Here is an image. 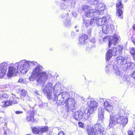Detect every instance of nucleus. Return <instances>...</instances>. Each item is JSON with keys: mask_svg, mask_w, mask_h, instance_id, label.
I'll return each instance as SVG.
<instances>
[{"mask_svg": "<svg viewBox=\"0 0 135 135\" xmlns=\"http://www.w3.org/2000/svg\"><path fill=\"white\" fill-rule=\"evenodd\" d=\"M119 67L117 66V65L114 63L113 66V69L114 70L115 73L117 76H119V77L121 76L122 74V72L119 70Z\"/></svg>", "mask_w": 135, "mask_h": 135, "instance_id": "obj_23", "label": "nucleus"}, {"mask_svg": "<svg viewBox=\"0 0 135 135\" xmlns=\"http://www.w3.org/2000/svg\"><path fill=\"white\" fill-rule=\"evenodd\" d=\"M110 118L109 126L110 127H112V124H115L117 123H119L124 126L128 122V118L123 116H111L110 115Z\"/></svg>", "mask_w": 135, "mask_h": 135, "instance_id": "obj_6", "label": "nucleus"}, {"mask_svg": "<svg viewBox=\"0 0 135 135\" xmlns=\"http://www.w3.org/2000/svg\"><path fill=\"white\" fill-rule=\"evenodd\" d=\"M103 105L104 108L107 111L109 112H112L113 109V107L112 105L109 104V102L105 100L104 102Z\"/></svg>", "mask_w": 135, "mask_h": 135, "instance_id": "obj_21", "label": "nucleus"}, {"mask_svg": "<svg viewBox=\"0 0 135 135\" xmlns=\"http://www.w3.org/2000/svg\"><path fill=\"white\" fill-rule=\"evenodd\" d=\"M133 55V59L134 60H135V55Z\"/></svg>", "mask_w": 135, "mask_h": 135, "instance_id": "obj_53", "label": "nucleus"}, {"mask_svg": "<svg viewBox=\"0 0 135 135\" xmlns=\"http://www.w3.org/2000/svg\"><path fill=\"white\" fill-rule=\"evenodd\" d=\"M134 64V63L133 62H127L123 68V70L124 71H126L127 69L132 68H133L132 65Z\"/></svg>", "mask_w": 135, "mask_h": 135, "instance_id": "obj_25", "label": "nucleus"}, {"mask_svg": "<svg viewBox=\"0 0 135 135\" xmlns=\"http://www.w3.org/2000/svg\"><path fill=\"white\" fill-rule=\"evenodd\" d=\"M74 3L72 2L71 3V5H68V4L63 3L62 4L60 7L61 8L62 10H66V11H70V9L74 7Z\"/></svg>", "mask_w": 135, "mask_h": 135, "instance_id": "obj_19", "label": "nucleus"}, {"mask_svg": "<svg viewBox=\"0 0 135 135\" xmlns=\"http://www.w3.org/2000/svg\"><path fill=\"white\" fill-rule=\"evenodd\" d=\"M104 110L102 108H99L98 109V120L102 121L104 118Z\"/></svg>", "mask_w": 135, "mask_h": 135, "instance_id": "obj_24", "label": "nucleus"}, {"mask_svg": "<svg viewBox=\"0 0 135 135\" xmlns=\"http://www.w3.org/2000/svg\"><path fill=\"white\" fill-rule=\"evenodd\" d=\"M130 80L129 76L127 75H124L123 77V80L126 82Z\"/></svg>", "mask_w": 135, "mask_h": 135, "instance_id": "obj_39", "label": "nucleus"}, {"mask_svg": "<svg viewBox=\"0 0 135 135\" xmlns=\"http://www.w3.org/2000/svg\"><path fill=\"white\" fill-rule=\"evenodd\" d=\"M4 124H5V126H6L7 125V124L6 123H5Z\"/></svg>", "mask_w": 135, "mask_h": 135, "instance_id": "obj_61", "label": "nucleus"}, {"mask_svg": "<svg viewBox=\"0 0 135 135\" xmlns=\"http://www.w3.org/2000/svg\"><path fill=\"white\" fill-rule=\"evenodd\" d=\"M73 106H74V105H73ZM75 108L74 107V106H73V109L72 110V111L73 112H74V109Z\"/></svg>", "mask_w": 135, "mask_h": 135, "instance_id": "obj_54", "label": "nucleus"}, {"mask_svg": "<svg viewBox=\"0 0 135 135\" xmlns=\"http://www.w3.org/2000/svg\"><path fill=\"white\" fill-rule=\"evenodd\" d=\"M7 64L5 62H3L2 63L1 65L0 68H2V69H5V70L6 71L7 69Z\"/></svg>", "mask_w": 135, "mask_h": 135, "instance_id": "obj_33", "label": "nucleus"}, {"mask_svg": "<svg viewBox=\"0 0 135 135\" xmlns=\"http://www.w3.org/2000/svg\"><path fill=\"white\" fill-rule=\"evenodd\" d=\"M34 116V113L32 110L28 111L27 113L26 120L28 122H30L32 121Z\"/></svg>", "mask_w": 135, "mask_h": 135, "instance_id": "obj_20", "label": "nucleus"}, {"mask_svg": "<svg viewBox=\"0 0 135 135\" xmlns=\"http://www.w3.org/2000/svg\"><path fill=\"white\" fill-rule=\"evenodd\" d=\"M1 98H2L1 94H0V99H1Z\"/></svg>", "mask_w": 135, "mask_h": 135, "instance_id": "obj_56", "label": "nucleus"}, {"mask_svg": "<svg viewBox=\"0 0 135 135\" xmlns=\"http://www.w3.org/2000/svg\"><path fill=\"white\" fill-rule=\"evenodd\" d=\"M88 104L90 108L89 109L93 111L97 108L98 105V103L96 101L93 100H91L88 102Z\"/></svg>", "mask_w": 135, "mask_h": 135, "instance_id": "obj_15", "label": "nucleus"}, {"mask_svg": "<svg viewBox=\"0 0 135 135\" xmlns=\"http://www.w3.org/2000/svg\"><path fill=\"white\" fill-rule=\"evenodd\" d=\"M133 29L135 30V24L133 25Z\"/></svg>", "mask_w": 135, "mask_h": 135, "instance_id": "obj_55", "label": "nucleus"}, {"mask_svg": "<svg viewBox=\"0 0 135 135\" xmlns=\"http://www.w3.org/2000/svg\"><path fill=\"white\" fill-rule=\"evenodd\" d=\"M10 100L12 104H15L17 103V98H13L12 97L10 98Z\"/></svg>", "mask_w": 135, "mask_h": 135, "instance_id": "obj_37", "label": "nucleus"}, {"mask_svg": "<svg viewBox=\"0 0 135 135\" xmlns=\"http://www.w3.org/2000/svg\"><path fill=\"white\" fill-rule=\"evenodd\" d=\"M123 47L120 46H117L116 48H112L109 49L106 54V58L107 60L108 61L112 56H116L120 54L122 52Z\"/></svg>", "mask_w": 135, "mask_h": 135, "instance_id": "obj_7", "label": "nucleus"}, {"mask_svg": "<svg viewBox=\"0 0 135 135\" xmlns=\"http://www.w3.org/2000/svg\"><path fill=\"white\" fill-rule=\"evenodd\" d=\"M106 8L105 5L103 3H99L97 9H92L90 7L86 5H83L82 7V10L85 12V15L88 17H91L98 15H102Z\"/></svg>", "mask_w": 135, "mask_h": 135, "instance_id": "obj_1", "label": "nucleus"}, {"mask_svg": "<svg viewBox=\"0 0 135 135\" xmlns=\"http://www.w3.org/2000/svg\"><path fill=\"white\" fill-rule=\"evenodd\" d=\"M18 82L21 83H26V79L25 78H21L19 79Z\"/></svg>", "mask_w": 135, "mask_h": 135, "instance_id": "obj_38", "label": "nucleus"}, {"mask_svg": "<svg viewBox=\"0 0 135 135\" xmlns=\"http://www.w3.org/2000/svg\"><path fill=\"white\" fill-rule=\"evenodd\" d=\"M36 79V76L32 72L31 75L29 77V80L30 81H33L35 80V78Z\"/></svg>", "mask_w": 135, "mask_h": 135, "instance_id": "obj_32", "label": "nucleus"}, {"mask_svg": "<svg viewBox=\"0 0 135 135\" xmlns=\"http://www.w3.org/2000/svg\"><path fill=\"white\" fill-rule=\"evenodd\" d=\"M23 112L22 111H16L15 112V113L16 114H20L22 113Z\"/></svg>", "mask_w": 135, "mask_h": 135, "instance_id": "obj_45", "label": "nucleus"}, {"mask_svg": "<svg viewBox=\"0 0 135 135\" xmlns=\"http://www.w3.org/2000/svg\"><path fill=\"white\" fill-rule=\"evenodd\" d=\"M77 27V26H75V28H76Z\"/></svg>", "mask_w": 135, "mask_h": 135, "instance_id": "obj_58", "label": "nucleus"}, {"mask_svg": "<svg viewBox=\"0 0 135 135\" xmlns=\"http://www.w3.org/2000/svg\"><path fill=\"white\" fill-rule=\"evenodd\" d=\"M52 83H47L46 85L42 86V91L44 94L47 96V98L50 99H52V90L54 92V95L56 94L59 92L60 89V84L59 83H56L54 87H52Z\"/></svg>", "mask_w": 135, "mask_h": 135, "instance_id": "obj_2", "label": "nucleus"}, {"mask_svg": "<svg viewBox=\"0 0 135 135\" xmlns=\"http://www.w3.org/2000/svg\"><path fill=\"white\" fill-rule=\"evenodd\" d=\"M130 53L132 55H135V49L134 48H131Z\"/></svg>", "mask_w": 135, "mask_h": 135, "instance_id": "obj_41", "label": "nucleus"}, {"mask_svg": "<svg viewBox=\"0 0 135 135\" xmlns=\"http://www.w3.org/2000/svg\"><path fill=\"white\" fill-rule=\"evenodd\" d=\"M58 135H65L64 134V133L62 131H60L59 132Z\"/></svg>", "mask_w": 135, "mask_h": 135, "instance_id": "obj_50", "label": "nucleus"}, {"mask_svg": "<svg viewBox=\"0 0 135 135\" xmlns=\"http://www.w3.org/2000/svg\"><path fill=\"white\" fill-rule=\"evenodd\" d=\"M17 69H19L20 72L23 74H26L30 69L32 65H37V63L34 61H29L25 60H21L15 63Z\"/></svg>", "mask_w": 135, "mask_h": 135, "instance_id": "obj_3", "label": "nucleus"}, {"mask_svg": "<svg viewBox=\"0 0 135 135\" xmlns=\"http://www.w3.org/2000/svg\"><path fill=\"white\" fill-rule=\"evenodd\" d=\"M6 72V71L5 70V69H2V68H0V78L3 77Z\"/></svg>", "mask_w": 135, "mask_h": 135, "instance_id": "obj_30", "label": "nucleus"}, {"mask_svg": "<svg viewBox=\"0 0 135 135\" xmlns=\"http://www.w3.org/2000/svg\"><path fill=\"white\" fill-rule=\"evenodd\" d=\"M88 2L91 4H97L98 2V0H88Z\"/></svg>", "mask_w": 135, "mask_h": 135, "instance_id": "obj_36", "label": "nucleus"}, {"mask_svg": "<svg viewBox=\"0 0 135 135\" xmlns=\"http://www.w3.org/2000/svg\"><path fill=\"white\" fill-rule=\"evenodd\" d=\"M43 67L40 65L37 66L33 70L32 72L36 76V81L38 84L45 83L47 79L46 73L43 71Z\"/></svg>", "mask_w": 135, "mask_h": 135, "instance_id": "obj_4", "label": "nucleus"}, {"mask_svg": "<svg viewBox=\"0 0 135 135\" xmlns=\"http://www.w3.org/2000/svg\"><path fill=\"white\" fill-rule=\"evenodd\" d=\"M96 24L97 26H102L105 24L107 21L106 17H104L102 18H99L97 17V15H96Z\"/></svg>", "mask_w": 135, "mask_h": 135, "instance_id": "obj_16", "label": "nucleus"}, {"mask_svg": "<svg viewBox=\"0 0 135 135\" xmlns=\"http://www.w3.org/2000/svg\"><path fill=\"white\" fill-rule=\"evenodd\" d=\"M96 15H94V16L92 17H93V18L91 19L90 21V25L93 26L95 25V22H96Z\"/></svg>", "mask_w": 135, "mask_h": 135, "instance_id": "obj_29", "label": "nucleus"}, {"mask_svg": "<svg viewBox=\"0 0 135 135\" xmlns=\"http://www.w3.org/2000/svg\"><path fill=\"white\" fill-rule=\"evenodd\" d=\"M133 44L134 45H135V42L133 41Z\"/></svg>", "mask_w": 135, "mask_h": 135, "instance_id": "obj_57", "label": "nucleus"}, {"mask_svg": "<svg viewBox=\"0 0 135 135\" xmlns=\"http://www.w3.org/2000/svg\"><path fill=\"white\" fill-rule=\"evenodd\" d=\"M21 94L22 96L25 97L27 93L26 90H22L21 91Z\"/></svg>", "mask_w": 135, "mask_h": 135, "instance_id": "obj_40", "label": "nucleus"}, {"mask_svg": "<svg viewBox=\"0 0 135 135\" xmlns=\"http://www.w3.org/2000/svg\"><path fill=\"white\" fill-rule=\"evenodd\" d=\"M26 135H31V134H27Z\"/></svg>", "mask_w": 135, "mask_h": 135, "instance_id": "obj_62", "label": "nucleus"}, {"mask_svg": "<svg viewBox=\"0 0 135 135\" xmlns=\"http://www.w3.org/2000/svg\"><path fill=\"white\" fill-rule=\"evenodd\" d=\"M31 121H32L33 123H37L38 122V120L37 119H34V118L33 119H32V120Z\"/></svg>", "mask_w": 135, "mask_h": 135, "instance_id": "obj_48", "label": "nucleus"}, {"mask_svg": "<svg viewBox=\"0 0 135 135\" xmlns=\"http://www.w3.org/2000/svg\"><path fill=\"white\" fill-rule=\"evenodd\" d=\"M93 111L89 109L86 114L87 117H85V118L89 121L91 120L92 117V114ZM86 116V115H85Z\"/></svg>", "mask_w": 135, "mask_h": 135, "instance_id": "obj_26", "label": "nucleus"}, {"mask_svg": "<svg viewBox=\"0 0 135 135\" xmlns=\"http://www.w3.org/2000/svg\"><path fill=\"white\" fill-rule=\"evenodd\" d=\"M71 35L73 36H74L75 35V33L74 32H72L71 33Z\"/></svg>", "mask_w": 135, "mask_h": 135, "instance_id": "obj_52", "label": "nucleus"}, {"mask_svg": "<svg viewBox=\"0 0 135 135\" xmlns=\"http://www.w3.org/2000/svg\"><path fill=\"white\" fill-rule=\"evenodd\" d=\"M78 125L79 127H83V124L81 122H79L78 123Z\"/></svg>", "mask_w": 135, "mask_h": 135, "instance_id": "obj_47", "label": "nucleus"}, {"mask_svg": "<svg viewBox=\"0 0 135 135\" xmlns=\"http://www.w3.org/2000/svg\"><path fill=\"white\" fill-rule=\"evenodd\" d=\"M120 37L119 36L116 35H114L113 36L110 38L108 46L110 47L112 44L115 45L118 43Z\"/></svg>", "mask_w": 135, "mask_h": 135, "instance_id": "obj_14", "label": "nucleus"}, {"mask_svg": "<svg viewBox=\"0 0 135 135\" xmlns=\"http://www.w3.org/2000/svg\"><path fill=\"white\" fill-rule=\"evenodd\" d=\"M116 59L117 62H114V64L115 63L117 64V66L119 68H123L127 62V59L125 56H119L117 57Z\"/></svg>", "mask_w": 135, "mask_h": 135, "instance_id": "obj_8", "label": "nucleus"}, {"mask_svg": "<svg viewBox=\"0 0 135 135\" xmlns=\"http://www.w3.org/2000/svg\"><path fill=\"white\" fill-rule=\"evenodd\" d=\"M2 97H3V98H7L8 97V95H7V94L3 93L2 95H1Z\"/></svg>", "mask_w": 135, "mask_h": 135, "instance_id": "obj_43", "label": "nucleus"}, {"mask_svg": "<svg viewBox=\"0 0 135 135\" xmlns=\"http://www.w3.org/2000/svg\"><path fill=\"white\" fill-rule=\"evenodd\" d=\"M105 129L100 124L94 125L93 127L88 126L87 132L88 135H105Z\"/></svg>", "mask_w": 135, "mask_h": 135, "instance_id": "obj_5", "label": "nucleus"}, {"mask_svg": "<svg viewBox=\"0 0 135 135\" xmlns=\"http://www.w3.org/2000/svg\"><path fill=\"white\" fill-rule=\"evenodd\" d=\"M84 114V112L81 110H78L74 113L73 116L74 119L78 120H80L82 119Z\"/></svg>", "mask_w": 135, "mask_h": 135, "instance_id": "obj_13", "label": "nucleus"}, {"mask_svg": "<svg viewBox=\"0 0 135 135\" xmlns=\"http://www.w3.org/2000/svg\"><path fill=\"white\" fill-rule=\"evenodd\" d=\"M127 133L128 135H134L133 131L131 130H128Z\"/></svg>", "mask_w": 135, "mask_h": 135, "instance_id": "obj_42", "label": "nucleus"}, {"mask_svg": "<svg viewBox=\"0 0 135 135\" xmlns=\"http://www.w3.org/2000/svg\"><path fill=\"white\" fill-rule=\"evenodd\" d=\"M15 65V64L12 65L8 68L7 75L9 78L15 76L17 73L18 69H16L17 66Z\"/></svg>", "mask_w": 135, "mask_h": 135, "instance_id": "obj_9", "label": "nucleus"}, {"mask_svg": "<svg viewBox=\"0 0 135 135\" xmlns=\"http://www.w3.org/2000/svg\"><path fill=\"white\" fill-rule=\"evenodd\" d=\"M110 67V65H108L107 66H106L105 67V70L106 71H109V69Z\"/></svg>", "mask_w": 135, "mask_h": 135, "instance_id": "obj_46", "label": "nucleus"}, {"mask_svg": "<svg viewBox=\"0 0 135 135\" xmlns=\"http://www.w3.org/2000/svg\"><path fill=\"white\" fill-rule=\"evenodd\" d=\"M61 0L63 1H66L67 0Z\"/></svg>", "mask_w": 135, "mask_h": 135, "instance_id": "obj_60", "label": "nucleus"}, {"mask_svg": "<svg viewBox=\"0 0 135 135\" xmlns=\"http://www.w3.org/2000/svg\"><path fill=\"white\" fill-rule=\"evenodd\" d=\"M79 40L80 44L86 45L88 41L87 36L85 34L83 35L80 37Z\"/></svg>", "mask_w": 135, "mask_h": 135, "instance_id": "obj_18", "label": "nucleus"}, {"mask_svg": "<svg viewBox=\"0 0 135 135\" xmlns=\"http://www.w3.org/2000/svg\"><path fill=\"white\" fill-rule=\"evenodd\" d=\"M3 134L4 135H6L9 133V129L7 127H4L3 128Z\"/></svg>", "mask_w": 135, "mask_h": 135, "instance_id": "obj_35", "label": "nucleus"}, {"mask_svg": "<svg viewBox=\"0 0 135 135\" xmlns=\"http://www.w3.org/2000/svg\"><path fill=\"white\" fill-rule=\"evenodd\" d=\"M109 38H108V36H107L105 37H104L103 40L104 41H106L107 39H108Z\"/></svg>", "mask_w": 135, "mask_h": 135, "instance_id": "obj_51", "label": "nucleus"}, {"mask_svg": "<svg viewBox=\"0 0 135 135\" xmlns=\"http://www.w3.org/2000/svg\"><path fill=\"white\" fill-rule=\"evenodd\" d=\"M117 11L116 15L118 17L122 18H123V11L121 9L123 8V5L120 0H118L116 3Z\"/></svg>", "mask_w": 135, "mask_h": 135, "instance_id": "obj_11", "label": "nucleus"}, {"mask_svg": "<svg viewBox=\"0 0 135 135\" xmlns=\"http://www.w3.org/2000/svg\"><path fill=\"white\" fill-rule=\"evenodd\" d=\"M56 94L54 95V99L52 98V99L54 101L56 100H57V103L60 105H64L65 104V102H64V100L63 99L61 95V93H60L56 97Z\"/></svg>", "mask_w": 135, "mask_h": 135, "instance_id": "obj_12", "label": "nucleus"}, {"mask_svg": "<svg viewBox=\"0 0 135 135\" xmlns=\"http://www.w3.org/2000/svg\"><path fill=\"white\" fill-rule=\"evenodd\" d=\"M113 26L109 24L107 25H104L102 27V31L103 32L106 34L108 33L110 30L114 29Z\"/></svg>", "mask_w": 135, "mask_h": 135, "instance_id": "obj_17", "label": "nucleus"}, {"mask_svg": "<svg viewBox=\"0 0 135 135\" xmlns=\"http://www.w3.org/2000/svg\"><path fill=\"white\" fill-rule=\"evenodd\" d=\"M40 126H38L36 127H34L32 129V132L33 133L35 134H37L40 132V130L39 129Z\"/></svg>", "mask_w": 135, "mask_h": 135, "instance_id": "obj_31", "label": "nucleus"}, {"mask_svg": "<svg viewBox=\"0 0 135 135\" xmlns=\"http://www.w3.org/2000/svg\"><path fill=\"white\" fill-rule=\"evenodd\" d=\"M84 22L83 23V25H85L86 27H87L90 25V21L89 20H87L84 21Z\"/></svg>", "mask_w": 135, "mask_h": 135, "instance_id": "obj_34", "label": "nucleus"}, {"mask_svg": "<svg viewBox=\"0 0 135 135\" xmlns=\"http://www.w3.org/2000/svg\"><path fill=\"white\" fill-rule=\"evenodd\" d=\"M76 31L77 32H78L79 31V30H76Z\"/></svg>", "mask_w": 135, "mask_h": 135, "instance_id": "obj_59", "label": "nucleus"}, {"mask_svg": "<svg viewBox=\"0 0 135 135\" xmlns=\"http://www.w3.org/2000/svg\"><path fill=\"white\" fill-rule=\"evenodd\" d=\"M62 18L64 26L67 28H69L71 25V18L68 16V13L63 14L62 16Z\"/></svg>", "mask_w": 135, "mask_h": 135, "instance_id": "obj_10", "label": "nucleus"}, {"mask_svg": "<svg viewBox=\"0 0 135 135\" xmlns=\"http://www.w3.org/2000/svg\"><path fill=\"white\" fill-rule=\"evenodd\" d=\"M131 75L134 79H135V71L133 72L131 74Z\"/></svg>", "mask_w": 135, "mask_h": 135, "instance_id": "obj_44", "label": "nucleus"}, {"mask_svg": "<svg viewBox=\"0 0 135 135\" xmlns=\"http://www.w3.org/2000/svg\"><path fill=\"white\" fill-rule=\"evenodd\" d=\"M39 129L40 130V132L43 133L48 130V127L47 126L40 127Z\"/></svg>", "mask_w": 135, "mask_h": 135, "instance_id": "obj_27", "label": "nucleus"}, {"mask_svg": "<svg viewBox=\"0 0 135 135\" xmlns=\"http://www.w3.org/2000/svg\"><path fill=\"white\" fill-rule=\"evenodd\" d=\"M61 95L63 99H65L64 102H65L66 105L68 106V101L70 99L69 98V97L68 93L65 91H64L62 93L61 92Z\"/></svg>", "mask_w": 135, "mask_h": 135, "instance_id": "obj_22", "label": "nucleus"}, {"mask_svg": "<svg viewBox=\"0 0 135 135\" xmlns=\"http://www.w3.org/2000/svg\"><path fill=\"white\" fill-rule=\"evenodd\" d=\"M87 33L88 35L90 36L91 35V31L90 30H89L87 31Z\"/></svg>", "mask_w": 135, "mask_h": 135, "instance_id": "obj_49", "label": "nucleus"}, {"mask_svg": "<svg viewBox=\"0 0 135 135\" xmlns=\"http://www.w3.org/2000/svg\"><path fill=\"white\" fill-rule=\"evenodd\" d=\"M2 103L4 104L2 105V107H6L12 104V103L10 99V100L7 101L6 102H3Z\"/></svg>", "mask_w": 135, "mask_h": 135, "instance_id": "obj_28", "label": "nucleus"}]
</instances>
